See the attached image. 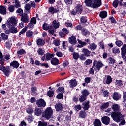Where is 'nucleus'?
<instances>
[{"label": "nucleus", "instance_id": "obj_1", "mask_svg": "<svg viewBox=\"0 0 126 126\" xmlns=\"http://www.w3.org/2000/svg\"><path fill=\"white\" fill-rule=\"evenodd\" d=\"M6 25L7 27L9 28V30L5 31V33L7 35H9L10 33L16 34L18 32L17 28L15 27L17 25V21L15 18H12L9 21H7Z\"/></svg>", "mask_w": 126, "mask_h": 126}, {"label": "nucleus", "instance_id": "obj_2", "mask_svg": "<svg viewBox=\"0 0 126 126\" xmlns=\"http://www.w3.org/2000/svg\"><path fill=\"white\" fill-rule=\"evenodd\" d=\"M86 6L92 8H99L102 5V0H85Z\"/></svg>", "mask_w": 126, "mask_h": 126}, {"label": "nucleus", "instance_id": "obj_3", "mask_svg": "<svg viewBox=\"0 0 126 126\" xmlns=\"http://www.w3.org/2000/svg\"><path fill=\"white\" fill-rule=\"evenodd\" d=\"M0 70L2 71L7 77H9V75L11 72H10V67L9 66H6V67L4 66V64L5 63H4V59H0Z\"/></svg>", "mask_w": 126, "mask_h": 126}, {"label": "nucleus", "instance_id": "obj_4", "mask_svg": "<svg viewBox=\"0 0 126 126\" xmlns=\"http://www.w3.org/2000/svg\"><path fill=\"white\" fill-rule=\"evenodd\" d=\"M103 66H105V65L103 64L102 61L99 60L97 61L96 59L94 60L93 62V68L94 67L95 71H97L96 72L100 71Z\"/></svg>", "mask_w": 126, "mask_h": 126}, {"label": "nucleus", "instance_id": "obj_5", "mask_svg": "<svg viewBox=\"0 0 126 126\" xmlns=\"http://www.w3.org/2000/svg\"><path fill=\"white\" fill-rule=\"evenodd\" d=\"M123 117H126V115H122L121 111L119 112H112L111 113V118H112L113 121L116 123H120L121 122V119Z\"/></svg>", "mask_w": 126, "mask_h": 126}, {"label": "nucleus", "instance_id": "obj_6", "mask_svg": "<svg viewBox=\"0 0 126 126\" xmlns=\"http://www.w3.org/2000/svg\"><path fill=\"white\" fill-rule=\"evenodd\" d=\"M53 109H52V107H47L42 114V118H45L46 120L51 119L53 117Z\"/></svg>", "mask_w": 126, "mask_h": 126}, {"label": "nucleus", "instance_id": "obj_7", "mask_svg": "<svg viewBox=\"0 0 126 126\" xmlns=\"http://www.w3.org/2000/svg\"><path fill=\"white\" fill-rule=\"evenodd\" d=\"M83 9L82 8V5L80 4L76 5V6L71 11V14L72 15H76V14H81Z\"/></svg>", "mask_w": 126, "mask_h": 126}, {"label": "nucleus", "instance_id": "obj_8", "mask_svg": "<svg viewBox=\"0 0 126 126\" xmlns=\"http://www.w3.org/2000/svg\"><path fill=\"white\" fill-rule=\"evenodd\" d=\"M55 57V54L50 53H47L45 54H44L43 56L41 57V61H50L52 58H54Z\"/></svg>", "mask_w": 126, "mask_h": 126}, {"label": "nucleus", "instance_id": "obj_9", "mask_svg": "<svg viewBox=\"0 0 126 126\" xmlns=\"http://www.w3.org/2000/svg\"><path fill=\"white\" fill-rule=\"evenodd\" d=\"M57 8H55L54 7H50L48 8V12H50L51 14H55V13H57V12H59L60 11V9H62L61 8H60V5H56Z\"/></svg>", "mask_w": 126, "mask_h": 126}, {"label": "nucleus", "instance_id": "obj_10", "mask_svg": "<svg viewBox=\"0 0 126 126\" xmlns=\"http://www.w3.org/2000/svg\"><path fill=\"white\" fill-rule=\"evenodd\" d=\"M107 62L109 65H110V66H112L113 67H114L116 63H117V61L116 60V59L112 57H109L107 59Z\"/></svg>", "mask_w": 126, "mask_h": 126}, {"label": "nucleus", "instance_id": "obj_11", "mask_svg": "<svg viewBox=\"0 0 126 126\" xmlns=\"http://www.w3.org/2000/svg\"><path fill=\"white\" fill-rule=\"evenodd\" d=\"M36 105L38 108H44L46 107V101L42 98L36 101Z\"/></svg>", "mask_w": 126, "mask_h": 126}, {"label": "nucleus", "instance_id": "obj_12", "mask_svg": "<svg viewBox=\"0 0 126 126\" xmlns=\"http://www.w3.org/2000/svg\"><path fill=\"white\" fill-rule=\"evenodd\" d=\"M101 121L103 124H104V125H106V126H107V125H109V124H110V122H111V119L108 116H104L101 118Z\"/></svg>", "mask_w": 126, "mask_h": 126}, {"label": "nucleus", "instance_id": "obj_13", "mask_svg": "<svg viewBox=\"0 0 126 126\" xmlns=\"http://www.w3.org/2000/svg\"><path fill=\"white\" fill-rule=\"evenodd\" d=\"M112 98L114 101H119L122 98V94L118 92H115L112 95Z\"/></svg>", "mask_w": 126, "mask_h": 126}, {"label": "nucleus", "instance_id": "obj_14", "mask_svg": "<svg viewBox=\"0 0 126 126\" xmlns=\"http://www.w3.org/2000/svg\"><path fill=\"white\" fill-rule=\"evenodd\" d=\"M21 21L24 23H28L29 22V16L26 13H24L23 16H21Z\"/></svg>", "mask_w": 126, "mask_h": 126}, {"label": "nucleus", "instance_id": "obj_15", "mask_svg": "<svg viewBox=\"0 0 126 126\" xmlns=\"http://www.w3.org/2000/svg\"><path fill=\"white\" fill-rule=\"evenodd\" d=\"M36 44H37V46L39 48L41 47H43V46L45 45V40H44V39L42 38H38L36 40Z\"/></svg>", "mask_w": 126, "mask_h": 126}, {"label": "nucleus", "instance_id": "obj_16", "mask_svg": "<svg viewBox=\"0 0 126 126\" xmlns=\"http://www.w3.org/2000/svg\"><path fill=\"white\" fill-rule=\"evenodd\" d=\"M34 32L32 30H28L26 32V36L27 38L28 39H32V38H34Z\"/></svg>", "mask_w": 126, "mask_h": 126}, {"label": "nucleus", "instance_id": "obj_17", "mask_svg": "<svg viewBox=\"0 0 126 126\" xmlns=\"http://www.w3.org/2000/svg\"><path fill=\"white\" fill-rule=\"evenodd\" d=\"M10 65L13 68H16V69H17V68L19 67V63H18V61L14 60L10 63Z\"/></svg>", "mask_w": 126, "mask_h": 126}, {"label": "nucleus", "instance_id": "obj_18", "mask_svg": "<svg viewBox=\"0 0 126 126\" xmlns=\"http://www.w3.org/2000/svg\"><path fill=\"white\" fill-rule=\"evenodd\" d=\"M111 109L113 110V112H121V109L120 105L118 104H113L111 107Z\"/></svg>", "mask_w": 126, "mask_h": 126}, {"label": "nucleus", "instance_id": "obj_19", "mask_svg": "<svg viewBox=\"0 0 126 126\" xmlns=\"http://www.w3.org/2000/svg\"><path fill=\"white\" fill-rule=\"evenodd\" d=\"M69 83L71 88H74V87L77 86V81H76V79H71L70 80Z\"/></svg>", "mask_w": 126, "mask_h": 126}, {"label": "nucleus", "instance_id": "obj_20", "mask_svg": "<svg viewBox=\"0 0 126 126\" xmlns=\"http://www.w3.org/2000/svg\"><path fill=\"white\" fill-rule=\"evenodd\" d=\"M55 108L57 112H62L63 109V104L61 103H56Z\"/></svg>", "mask_w": 126, "mask_h": 126}, {"label": "nucleus", "instance_id": "obj_21", "mask_svg": "<svg viewBox=\"0 0 126 126\" xmlns=\"http://www.w3.org/2000/svg\"><path fill=\"white\" fill-rule=\"evenodd\" d=\"M50 62L52 65H58L60 63V60L56 57L52 58Z\"/></svg>", "mask_w": 126, "mask_h": 126}, {"label": "nucleus", "instance_id": "obj_22", "mask_svg": "<svg viewBox=\"0 0 126 126\" xmlns=\"http://www.w3.org/2000/svg\"><path fill=\"white\" fill-rule=\"evenodd\" d=\"M43 108H35L34 110V114L35 116H41L43 114Z\"/></svg>", "mask_w": 126, "mask_h": 126}, {"label": "nucleus", "instance_id": "obj_23", "mask_svg": "<svg viewBox=\"0 0 126 126\" xmlns=\"http://www.w3.org/2000/svg\"><path fill=\"white\" fill-rule=\"evenodd\" d=\"M77 41H76V37L74 36H72L69 38V43L71 45H76Z\"/></svg>", "mask_w": 126, "mask_h": 126}, {"label": "nucleus", "instance_id": "obj_24", "mask_svg": "<svg viewBox=\"0 0 126 126\" xmlns=\"http://www.w3.org/2000/svg\"><path fill=\"white\" fill-rule=\"evenodd\" d=\"M86 117H87V113L85 112V110H81L79 113V118L81 119H85Z\"/></svg>", "mask_w": 126, "mask_h": 126}, {"label": "nucleus", "instance_id": "obj_25", "mask_svg": "<svg viewBox=\"0 0 126 126\" xmlns=\"http://www.w3.org/2000/svg\"><path fill=\"white\" fill-rule=\"evenodd\" d=\"M82 53H83L85 57H90L91 51H89L87 48H83L82 49Z\"/></svg>", "mask_w": 126, "mask_h": 126}, {"label": "nucleus", "instance_id": "obj_26", "mask_svg": "<svg viewBox=\"0 0 126 126\" xmlns=\"http://www.w3.org/2000/svg\"><path fill=\"white\" fill-rule=\"evenodd\" d=\"M126 55V44H124L121 48V56L124 57Z\"/></svg>", "mask_w": 126, "mask_h": 126}, {"label": "nucleus", "instance_id": "obj_27", "mask_svg": "<svg viewBox=\"0 0 126 126\" xmlns=\"http://www.w3.org/2000/svg\"><path fill=\"white\" fill-rule=\"evenodd\" d=\"M94 126H102V122L99 119H95L94 121L93 122Z\"/></svg>", "mask_w": 126, "mask_h": 126}, {"label": "nucleus", "instance_id": "obj_28", "mask_svg": "<svg viewBox=\"0 0 126 126\" xmlns=\"http://www.w3.org/2000/svg\"><path fill=\"white\" fill-rule=\"evenodd\" d=\"M81 33L83 36H86L90 35V32H89V31L87 30L85 28H84L83 30H82Z\"/></svg>", "mask_w": 126, "mask_h": 126}, {"label": "nucleus", "instance_id": "obj_29", "mask_svg": "<svg viewBox=\"0 0 126 126\" xmlns=\"http://www.w3.org/2000/svg\"><path fill=\"white\" fill-rule=\"evenodd\" d=\"M109 106H110V102H105L100 106V109L102 111H104V110L106 109H108V108H109Z\"/></svg>", "mask_w": 126, "mask_h": 126}, {"label": "nucleus", "instance_id": "obj_30", "mask_svg": "<svg viewBox=\"0 0 126 126\" xmlns=\"http://www.w3.org/2000/svg\"><path fill=\"white\" fill-rule=\"evenodd\" d=\"M107 15L108 13H107V11H102L100 12L99 16L102 19H104V18H106V17H107Z\"/></svg>", "mask_w": 126, "mask_h": 126}, {"label": "nucleus", "instance_id": "obj_31", "mask_svg": "<svg viewBox=\"0 0 126 126\" xmlns=\"http://www.w3.org/2000/svg\"><path fill=\"white\" fill-rule=\"evenodd\" d=\"M32 86H33L31 88V94L32 96H36L37 95V93H36V91H37V88L36 87L34 86V84L32 85Z\"/></svg>", "mask_w": 126, "mask_h": 126}, {"label": "nucleus", "instance_id": "obj_32", "mask_svg": "<svg viewBox=\"0 0 126 126\" xmlns=\"http://www.w3.org/2000/svg\"><path fill=\"white\" fill-rule=\"evenodd\" d=\"M88 48L90 49L91 51H95L97 49V45L94 43H91L88 46Z\"/></svg>", "mask_w": 126, "mask_h": 126}, {"label": "nucleus", "instance_id": "obj_33", "mask_svg": "<svg viewBox=\"0 0 126 126\" xmlns=\"http://www.w3.org/2000/svg\"><path fill=\"white\" fill-rule=\"evenodd\" d=\"M0 13L3 15L6 14V8L3 6H0Z\"/></svg>", "mask_w": 126, "mask_h": 126}, {"label": "nucleus", "instance_id": "obj_34", "mask_svg": "<svg viewBox=\"0 0 126 126\" xmlns=\"http://www.w3.org/2000/svg\"><path fill=\"white\" fill-rule=\"evenodd\" d=\"M38 125L39 126H48V125H49V123H48V122L47 121H39L38 122Z\"/></svg>", "mask_w": 126, "mask_h": 126}, {"label": "nucleus", "instance_id": "obj_35", "mask_svg": "<svg viewBox=\"0 0 126 126\" xmlns=\"http://www.w3.org/2000/svg\"><path fill=\"white\" fill-rule=\"evenodd\" d=\"M52 25L54 28L57 29V28H59L60 27V22H57L56 20H54L52 22Z\"/></svg>", "mask_w": 126, "mask_h": 126}, {"label": "nucleus", "instance_id": "obj_36", "mask_svg": "<svg viewBox=\"0 0 126 126\" xmlns=\"http://www.w3.org/2000/svg\"><path fill=\"white\" fill-rule=\"evenodd\" d=\"M82 95L87 97L89 95V91L87 90L86 89H83L82 91L81 92Z\"/></svg>", "mask_w": 126, "mask_h": 126}, {"label": "nucleus", "instance_id": "obj_37", "mask_svg": "<svg viewBox=\"0 0 126 126\" xmlns=\"http://www.w3.org/2000/svg\"><path fill=\"white\" fill-rule=\"evenodd\" d=\"M87 96H85V95L82 94L79 97V102L80 103H83L84 101H86L87 99Z\"/></svg>", "mask_w": 126, "mask_h": 126}, {"label": "nucleus", "instance_id": "obj_38", "mask_svg": "<svg viewBox=\"0 0 126 126\" xmlns=\"http://www.w3.org/2000/svg\"><path fill=\"white\" fill-rule=\"evenodd\" d=\"M112 53L113 54H120L121 51H120V49L118 47H114L112 48Z\"/></svg>", "mask_w": 126, "mask_h": 126}, {"label": "nucleus", "instance_id": "obj_39", "mask_svg": "<svg viewBox=\"0 0 126 126\" xmlns=\"http://www.w3.org/2000/svg\"><path fill=\"white\" fill-rule=\"evenodd\" d=\"M47 96H48L49 98H52V97H54V94H55V93H54V91H53L52 90H49L47 92Z\"/></svg>", "mask_w": 126, "mask_h": 126}, {"label": "nucleus", "instance_id": "obj_40", "mask_svg": "<svg viewBox=\"0 0 126 126\" xmlns=\"http://www.w3.org/2000/svg\"><path fill=\"white\" fill-rule=\"evenodd\" d=\"M117 86H120V87L123 86V81L122 80H117L115 83Z\"/></svg>", "mask_w": 126, "mask_h": 126}, {"label": "nucleus", "instance_id": "obj_41", "mask_svg": "<svg viewBox=\"0 0 126 126\" xmlns=\"http://www.w3.org/2000/svg\"><path fill=\"white\" fill-rule=\"evenodd\" d=\"M17 55H25L26 54V51H25V50H24V49H20L19 50H18L17 51Z\"/></svg>", "mask_w": 126, "mask_h": 126}, {"label": "nucleus", "instance_id": "obj_42", "mask_svg": "<svg viewBox=\"0 0 126 126\" xmlns=\"http://www.w3.org/2000/svg\"><path fill=\"white\" fill-rule=\"evenodd\" d=\"M78 41V43H79V44H80V45H78V47H79V48H82V47H84V46H85V43L79 39H77Z\"/></svg>", "mask_w": 126, "mask_h": 126}, {"label": "nucleus", "instance_id": "obj_43", "mask_svg": "<svg viewBox=\"0 0 126 126\" xmlns=\"http://www.w3.org/2000/svg\"><path fill=\"white\" fill-rule=\"evenodd\" d=\"M80 22L81 24H84L87 22V19L84 16H82L80 18Z\"/></svg>", "mask_w": 126, "mask_h": 126}, {"label": "nucleus", "instance_id": "obj_44", "mask_svg": "<svg viewBox=\"0 0 126 126\" xmlns=\"http://www.w3.org/2000/svg\"><path fill=\"white\" fill-rule=\"evenodd\" d=\"M26 31H27V27L25 26L19 32V37H20L22 34L25 33V32H26Z\"/></svg>", "mask_w": 126, "mask_h": 126}, {"label": "nucleus", "instance_id": "obj_45", "mask_svg": "<svg viewBox=\"0 0 126 126\" xmlns=\"http://www.w3.org/2000/svg\"><path fill=\"white\" fill-rule=\"evenodd\" d=\"M37 52L40 56H43L45 54V50H43L42 48H38Z\"/></svg>", "mask_w": 126, "mask_h": 126}, {"label": "nucleus", "instance_id": "obj_46", "mask_svg": "<svg viewBox=\"0 0 126 126\" xmlns=\"http://www.w3.org/2000/svg\"><path fill=\"white\" fill-rule=\"evenodd\" d=\"M34 120V118H33L32 115H30L28 116L27 118V120L28 121V123H32Z\"/></svg>", "mask_w": 126, "mask_h": 126}, {"label": "nucleus", "instance_id": "obj_47", "mask_svg": "<svg viewBox=\"0 0 126 126\" xmlns=\"http://www.w3.org/2000/svg\"><path fill=\"white\" fill-rule=\"evenodd\" d=\"M126 124V120H125V117H123L120 119V123L119 124V126H124Z\"/></svg>", "mask_w": 126, "mask_h": 126}, {"label": "nucleus", "instance_id": "obj_48", "mask_svg": "<svg viewBox=\"0 0 126 126\" xmlns=\"http://www.w3.org/2000/svg\"><path fill=\"white\" fill-rule=\"evenodd\" d=\"M34 25H33V24H32V23L30 22V23H29L28 24L26 27H27V28H28L29 29H30L31 30H32V29H33L34 28Z\"/></svg>", "mask_w": 126, "mask_h": 126}, {"label": "nucleus", "instance_id": "obj_49", "mask_svg": "<svg viewBox=\"0 0 126 126\" xmlns=\"http://www.w3.org/2000/svg\"><path fill=\"white\" fill-rule=\"evenodd\" d=\"M91 63H92V60L90 59H87L84 62V64H85V65H90Z\"/></svg>", "mask_w": 126, "mask_h": 126}, {"label": "nucleus", "instance_id": "obj_50", "mask_svg": "<svg viewBox=\"0 0 126 126\" xmlns=\"http://www.w3.org/2000/svg\"><path fill=\"white\" fill-rule=\"evenodd\" d=\"M111 82H112V77H111V76L110 75L107 76L106 78V84H110Z\"/></svg>", "mask_w": 126, "mask_h": 126}, {"label": "nucleus", "instance_id": "obj_51", "mask_svg": "<svg viewBox=\"0 0 126 126\" xmlns=\"http://www.w3.org/2000/svg\"><path fill=\"white\" fill-rule=\"evenodd\" d=\"M16 12L18 13L20 16H22L23 15H24V13H23V10L20 8L17 10Z\"/></svg>", "mask_w": 126, "mask_h": 126}, {"label": "nucleus", "instance_id": "obj_52", "mask_svg": "<svg viewBox=\"0 0 126 126\" xmlns=\"http://www.w3.org/2000/svg\"><path fill=\"white\" fill-rule=\"evenodd\" d=\"M73 55V59L74 60H78V58H79V53L77 52H74Z\"/></svg>", "mask_w": 126, "mask_h": 126}, {"label": "nucleus", "instance_id": "obj_53", "mask_svg": "<svg viewBox=\"0 0 126 126\" xmlns=\"http://www.w3.org/2000/svg\"><path fill=\"white\" fill-rule=\"evenodd\" d=\"M42 29L43 30H49L50 27H49V25L47 23H44L42 26Z\"/></svg>", "mask_w": 126, "mask_h": 126}, {"label": "nucleus", "instance_id": "obj_54", "mask_svg": "<svg viewBox=\"0 0 126 126\" xmlns=\"http://www.w3.org/2000/svg\"><path fill=\"white\" fill-rule=\"evenodd\" d=\"M118 5H119V0H115L112 3V6L115 8H117L118 7Z\"/></svg>", "mask_w": 126, "mask_h": 126}, {"label": "nucleus", "instance_id": "obj_55", "mask_svg": "<svg viewBox=\"0 0 126 126\" xmlns=\"http://www.w3.org/2000/svg\"><path fill=\"white\" fill-rule=\"evenodd\" d=\"M65 120L67 122H69L71 119V114L69 112L68 113V115L65 116Z\"/></svg>", "mask_w": 126, "mask_h": 126}, {"label": "nucleus", "instance_id": "obj_56", "mask_svg": "<svg viewBox=\"0 0 126 126\" xmlns=\"http://www.w3.org/2000/svg\"><path fill=\"white\" fill-rule=\"evenodd\" d=\"M57 91H59L60 93L63 94V93L64 92V88L63 87H59Z\"/></svg>", "mask_w": 126, "mask_h": 126}, {"label": "nucleus", "instance_id": "obj_57", "mask_svg": "<svg viewBox=\"0 0 126 126\" xmlns=\"http://www.w3.org/2000/svg\"><path fill=\"white\" fill-rule=\"evenodd\" d=\"M31 8V7L30 6V4L27 3L25 5V12L27 11H29L30 10V9Z\"/></svg>", "mask_w": 126, "mask_h": 126}, {"label": "nucleus", "instance_id": "obj_58", "mask_svg": "<svg viewBox=\"0 0 126 126\" xmlns=\"http://www.w3.org/2000/svg\"><path fill=\"white\" fill-rule=\"evenodd\" d=\"M82 28H83V27L81 25H78L74 28V29H75L77 31L79 30L82 31V30H83V29Z\"/></svg>", "mask_w": 126, "mask_h": 126}, {"label": "nucleus", "instance_id": "obj_59", "mask_svg": "<svg viewBox=\"0 0 126 126\" xmlns=\"http://www.w3.org/2000/svg\"><path fill=\"white\" fill-rule=\"evenodd\" d=\"M30 22H31V23H32V24L35 25V24L37 23V20H36V17H33L32 18L30 21Z\"/></svg>", "mask_w": 126, "mask_h": 126}, {"label": "nucleus", "instance_id": "obj_60", "mask_svg": "<svg viewBox=\"0 0 126 126\" xmlns=\"http://www.w3.org/2000/svg\"><path fill=\"white\" fill-rule=\"evenodd\" d=\"M53 44L56 47H59V46L61 45V41H60L59 40H55L53 41Z\"/></svg>", "mask_w": 126, "mask_h": 126}, {"label": "nucleus", "instance_id": "obj_61", "mask_svg": "<svg viewBox=\"0 0 126 126\" xmlns=\"http://www.w3.org/2000/svg\"><path fill=\"white\" fill-rule=\"evenodd\" d=\"M84 106L82 107L84 111H88L89 108H90V105H88L87 104H84Z\"/></svg>", "mask_w": 126, "mask_h": 126}, {"label": "nucleus", "instance_id": "obj_62", "mask_svg": "<svg viewBox=\"0 0 126 126\" xmlns=\"http://www.w3.org/2000/svg\"><path fill=\"white\" fill-rule=\"evenodd\" d=\"M115 44L117 47H121L123 45V42H122L121 40H116Z\"/></svg>", "mask_w": 126, "mask_h": 126}, {"label": "nucleus", "instance_id": "obj_63", "mask_svg": "<svg viewBox=\"0 0 126 126\" xmlns=\"http://www.w3.org/2000/svg\"><path fill=\"white\" fill-rule=\"evenodd\" d=\"M64 2L66 5H71L72 4V0H64Z\"/></svg>", "mask_w": 126, "mask_h": 126}, {"label": "nucleus", "instance_id": "obj_64", "mask_svg": "<svg viewBox=\"0 0 126 126\" xmlns=\"http://www.w3.org/2000/svg\"><path fill=\"white\" fill-rule=\"evenodd\" d=\"M1 36H2V40H4V41L8 39V35H6L5 33H1Z\"/></svg>", "mask_w": 126, "mask_h": 126}]
</instances>
